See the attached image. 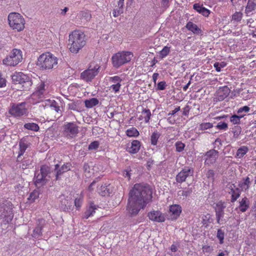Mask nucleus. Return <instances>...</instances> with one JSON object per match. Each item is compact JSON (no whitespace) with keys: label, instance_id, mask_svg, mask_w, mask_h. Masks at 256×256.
<instances>
[{"label":"nucleus","instance_id":"nucleus-19","mask_svg":"<svg viewBox=\"0 0 256 256\" xmlns=\"http://www.w3.org/2000/svg\"><path fill=\"white\" fill-rule=\"evenodd\" d=\"M98 208V206L95 205L93 202H90L88 206L86 208V210L84 212V218L87 219L89 217L92 216Z\"/></svg>","mask_w":256,"mask_h":256},{"label":"nucleus","instance_id":"nucleus-41","mask_svg":"<svg viewBox=\"0 0 256 256\" xmlns=\"http://www.w3.org/2000/svg\"><path fill=\"white\" fill-rule=\"evenodd\" d=\"M84 170L85 176L88 178H90L94 174L93 169H91L88 164H84Z\"/></svg>","mask_w":256,"mask_h":256},{"label":"nucleus","instance_id":"nucleus-8","mask_svg":"<svg viewBox=\"0 0 256 256\" xmlns=\"http://www.w3.org/2000/svg\"><path fill=\"white\" fill-rule=\"evenodd\" d=\"M78 132V126L75 122H66L63 126V134L68 138H75Z\"/></svg>","mask_w":256,"mask_h":256},{"label":"nucleus","instance_id":"nucleus-48","mask_svg":"<svg viewBox=\"0 0 256 256\" xmlns=\"http://www.w3.org/2000/svg\"><path fill=\"white\" fill-rule=\"evenodd\" d=\"M226 66V63L224 62H222L220 63L218 62H216L214 64V66L216 70L218 72H220L221 71V68H224Z\"/></svg>","mask_w":256,"mask_h":256},{"label":"nucleus","instance_id":"nucleus-43","mask_svg":"<svg viewBox=\"0 0 256 256\" xmlns=\"http://www.w3.org/2000/svg\"><path fill=\"white\" fill-rule=\"evenodd\" d=\"M226 208L225 203L222 201H219L216 204L214 207L215 212H224V209Z\"/></svg>","mask_w":256,"mask_h":256},{"label":"nucleus","instance_id":"nucleus-53","mask_svg":"<svg viewBox=\"0 0 256 256\" xmlns=\"http://www.w3.org/2000/svg\"><path fill=\"white\" fill-rule=\"evenodd\" d=\"M122 84H114L110 86V90L112 92L115 93L118 92L120 91Z\"/></svg>","mask_w":256,"mask_h":256},{"label":"nucleus","instance_id":"nucleus-54","mask_svg":"<svg viewBox=\"0 0 256 256\" xmlns=\"http://www.w3.org/2000/svg\"><path fill=\"white\" fill-rule=\"evenodd\" d=\"M31 164V161L29 159L24 158L22 160V165L20 166L22 169L24 170L28 168Z\"/></svg>","mask_w":256,"mask_h":256},{"label":"nucleus","instance_id":"nucleus-36","mask_svg":"<svg viewBox=\"0 0 256 256\" xmlns=\"http://www.w3.org/2000/svg\"><path fill=\"white\" fill-rule=\"evenodd\" d=\"M28 146L27 145L24 143L20 144V150L18 151V154L17 158L16 161L18 162H20L21 156L24 154Z\"/></svg>","mask_w":256,"mask_h":256},{"label":"nucleus","instance_id":"nucleus-10","mask_svg":"<svg viewBox=\"0 0 256 256\" xmlns=\"http://www.w3.org/2000/svg\"><path fill=\"white\" fill-rule=\"evenodd\" d=\"M8 112L14 117H20L26 115L28 113V110L26 108V102H23L16 104H13Z\"/></svg>","mask_w":256,"mask_h":256},{"label":"nucleus","instance_id":"nucleus-1","mask_svg":"<svg viewBox=\"0 0 256 256\" xmlns=\"http://www.w3.org/2000/svg\"><path fill=\"white\" fill-rule=\"evenodd\" d=\"M152 192L147 184H136L129 192L126 210L131 216L137 214L152 199Z\"/></svg>","mask_w":256,"mask_h":256},{"label":"nucleus","instance_id":"nucleus-28","mask_svg":"<svg viewBox=\"0 0 256 256\" xmlns=\"http://www.w3.org/2000/svg\"><path fill=\"white\" fill-rule=\"evenodd\" d=\"M84 194L81 192L80 195H78L74 200V206L78 210H80L81 208L83 201H84Z\"/></svg>","mask_w":256,"mask_h":256},{"label":"nucleus","instance_id":"nucleus-40","mask_svg":"<svg viewBox=\"0 0 256 256\" xmlns=\"http://www.w3.org/2000/svg\"><path fill=\"white\" fill-rule=\"evenodd\" d=\"M70 203L68 202V200L66 198L62 200L59 207L62 211H67L70 208Z\"/></svg>","mask_w":256,"mask_h":256},{"label":"nucleus","instance_id":"nucleus-58","mask_svg":"<svg viewBox=\"0 0 256 256\" xmlns=\"http://www.w3.org/2000/svg\"><path fill=\"white\" fill-rule=\"evenodd\" d=\"M250 110V107L247 106H244L239 108L238 109L237 112H238V114H239V115H240V114H242V113L243 112H244L246 113L249 112Z\"/></svg>","mask_w":256,"mask_h":256},{"label":"nucleus","instance_id":"nucleus-50","mask_svg":"<svg viewBox=\"0 0 256 256\" xmlns=\"http://www.w3.org/2000/svg\"><path fill=\"white\" fill-rule=\"evenodd\" d=\"M40 170V173L46 177L48 174L50 172V168L47 165H42Z\"/></svg>","mask_w":256,"mask_h":256},{"label":"nucleus","instance_id":"nucleus-39","mask_svg":"<svg viewBox=\"0 0 256 256\" xmlns=\"http://www.w3.org/2000/svg\"><path fill=\"white\" fill-rule=\"evenodd\" d=\"M40 192L38 190H34L30 194L28 198L30 202H34L39 196Z\"/></svg>","mask_w":256,"mask_h":256},{"label":"nucleus","instance_id":"nucleus-42","mask_svg":"<svg viewBox=\"0 0 256 256\" xmlns=\"http://www.w3.org/2000/svg\"><path fill=\"white\" fill-rule=\"evenodd\" d=\"M170 46H164L160 52V57L162 59L166 58L170 53Z\"/></svg>","mask_w":256,"mask_h":256},{"label":"nucleus","instance_id":"nucleus-12","mask_svg":"<svg viewBox=\"0 0 256 256\" xmlns=\"http://www.w3.org/2000/svg\"><path fill=\"white\" fill-rule=\"evenodd\" d=\"M148 218L154 222H163L166 220V216L160 210H152L148 214Z\"/></svg>","mask_w":256,"mask_h":256},{"label":"nucleus","instance_id":"nucleus-24","mask_svg":"<svg viewBox=\"0 0 256 256\" xmlns=\"http://www.w3.org/2000/svg\"><path fill=\"white\" fill-rule=\"evenodd\" d=\"M239 203L238 208L242 212H246L250 207V201L246 197L243 198Z\"/></svg>","mask_w":256,"mask_h":256},{"label":"nucleus","instance_id":"nucleus-47","mask_svg":"<svg viewBox=\"0 0 256 256\" xmlns=\"http://www.w3.org/2000/svg\"><path fill=\"white\" fill-rule=\"evenodd\" d=\"M45 86L46 85L44 84V82H41L38 85L36 90V92L44 96V94L46 90Z\"/></svg>","mask_w":256,"mask_h":256},{"label":"nucleus","instance_id":"nucleus-23","mask_svg":"<svg viewBox=\"0 0 256 256\" xmlns=\"http://www.w3.org/2000/svg\"><path fill=\"white\" fill-rule=\"evenodd\" d=\"M47 179L46 176L40 173L35 176L34 184L37 187H40L46 184Z\"/></svg>","mask_w":256,"mask_h":256},{"label":"nucleus","instance_id":"nucleus-44","mask_svg":"<svg viewBox=\"0 0 256 256\" xmlns=\"http://www.w3.org/2000/svg\"><path fill=\"white\" fill-rule=\"evenodd\" d=\"M243 16V14L240 12H236L232 16V20L235 22H240L241 21Z\"/></svg>","mask_w":256,"mask_h":256},{"label":"nucleus","instance_id":"nucleus-31","mask_svg":"<svg viewBox=\"0 0 256 256\" xmlns=\"http://www.w3.org/2000/svg\"><path fill=\"white\" fill-rule=\"evenodd\" d=\"M98 100L96 98H91L84 101L85 106L87 108H92L98 104Z\"/></svg>","mask_w":256,"mask_h":256},{"label":"nucleus","instance_id":"nucleus-9","mask_svg":"<svg viewBox=\"0 0 256 256\" xmlns=\"http://www.w3.org/2000/svg\"><path fill=\"white\" fill-rule=\"evenodd\" d=\"M100 68L98 64L92 63L87 70L81 73V78L86 82L91 81L98 74Z\"/></svg>","mask_w":256,"mask_h":256},{"label":"nucleus","instance_id":"nucleus-5","mask_svg":"<svg viewBox=\"0 0 256 256\" xmlns=\"http://www.w3.org/2000/svg\"><path fill=\"white\" fill-rule=\"evenodd\" d=\"M8 22L10 27L12 30L20 32L24 28L25 20L18 13H10L8 16Z\"/></svg>","mask_w":256,"mask_h":256},{"label":"nucleus","instance_id":"nucleus-61","mask_svg":"<svg viewBox=\"0 0 256 256\" xmlns=\"http://www.w3.org/2000/svg\"><path fill=\"white\" fill-rule=\"evenodd\" d=\"M202 252L204 253H210L213 249L212 247L208 245L203 246L202 247Z\"/></svg>","mask_w":256,"mask_h":256},{"label":"nucleus","instance_id":"nucleus-14","mask_svg":"<svg viewBox=\"0 0 256 256\" xmlns=\"http://www.w3.org/2000/svg\"><path fill=\"white\" fill-rule=\"evenodd\" d=\"M39 106L44 108L50 107L58 112L60 111V108L58 103L54 100H46L42 102V104H40Z\"/></svg>","mask_w":256,"mask_h":256},{"label":"nucleus","instance_id":"nucleus-11","mask_svg":"<svg viewBox=\"0 0 256 256\" xmlns=\"http://www.w3.org/2000/svg\"><path fill=\"white\" fill-rule=\"evenodd\" d=\"M194 174L192 168L185 166L176 176V180L178 183L182 184L186 181V178L189 176H192Z\"/></svg>","mask_w":256,"mask_h":256},{"label":"nucleus","instance_id":"nucleus-26","mask_svg":"<svg viewBox=\"0 0 256 256\" xmlns=\"http://www.w3.org/2000/svg\"><path fill=\"white\" fill-rule=\"evenodd\" d=\"M170 212L175 218L178 217L182 212V208L178 204H173L170 206Z\"/></svg>","mask_w":256,"mask_h":256},{"label":"nucleus","instance_id":"nucleus-57","mask_svg":"<svg viewBox=\"0 0 256 256\" xmlns=\"http://www.w3.org/2000/svg\"><path fill=\"white\" fill-rule=\"evenodd\" d=\"M109 80L110 82L114 84H121L122 82V79L118 76L110 77Z\"/></svg>","mask_w":256,"mask_h":256},{"label":"nucleus","instance_id":"nucleus-64","mask_svg":"<svg viewBox=\"0 0 256 256\" xmlns=\"http://www.w3.org/2000/svg\"><path fill=\"white\" fill-rule=\"evenodd\" d=\"M6 86V80L2 78L0 73V88H3Z\"/></svg>","mask_w":256,"mask_h":256},{"label":"nucleus","instance_id":"nucleus-45","mask_svg":"<svg viewBox=\"0 0 256 256\" xmlns=\"http://www.w3.org/2000/svg\"><path fill=\"white\" fill-rule=\"evenodd\" d=\"M224 232L222 229L220 228L218 230L216 238L218 239L220 244H223L224 242Z\"/></svg>","mask_w":256,"mask_h":256},{"label":"nucleus","instance_id":"nucleus-38","mask_svg":"<svg viewBox=\"0 0 256 256\" xmlns=\"http://www.w3.org/2000/svg\"><path fill=\"white\" fill-rule=\"evenodd\" d=\"M248 148L246 146H242L240 147L237 150L236 156L241 158L243 157L248 152Z\"/></svg>","mask_w":256,"mask_h":256},{"label":"nucleus","instance_id":"nucleus-32","mask_svg":"<svg viewBox=\"0 0 256 256\" xmlns=\"http://www.w3.org/2000/svg\"><path fill=\"white\" fill-rule=\"evenodd\" d=\"M245 116V114H240V115H236V114H234L232 115L230 118V122L233 124H238L240 123V119L242 118H244Z\"/></svg>","mask_w":256,"mask_h":256},{"label":"nucleus","instance_id":"nucleus-55","mask_svg":"<svg viewBox=\"0 0 256 256\" xmlns=\"http://www.w3.org/2000/svg\"><path fill=\"white\" fill-rule=\"evenodd\" d=\"M100 146V142L98 141H94L92 142L88 147L89 150H96Z\"/></svg>","mask_w":256,"mask_h":256},{"label":"nucleus","instance_id":"nucleus-4","mask_svg":"<svg viewBox=\"0 0 256 256\" xmlns=\"http://www.w3.org/2000/svg\"><path fill=\"white\" fill-rule=\"evenodd\" d=\"M133 56L134 54L132 52H119L114 54L112 58V66L114 68H118L122 66L129 62Z\"/></svg>","mask_w":256,"mask_h":256},{"label":"nucleus","instance_id":"nucleus-30","mask_svg":"<svg viewBox=\"0 0 256 256\" xmlns=\"http://www.w3.org/2000/svg\"><path fill=\"white\" fill-rule=\"evenodd\" d=\"M126 134L128 137L134 138L138 137L140 134L139 132L134 127H132L128 129L126 132Z\"/></svg>","mask_w":256,"mask_h":256},{"label":"nucleus","instance_id":"nucleus-37","mask_svg":"<svg viewBox=\"0 0 256 256\" xmlns=\"http://www.w3.org/2000/svg\"><path fill=\"white\" fill-rule=\"evenodd\" d=\"M98 192L102 196H106L110 194V190L108 188V185L104 184L102 185L100 188H98Z\"/></svg>","mask_w":256,"mask_h":256},{"label":"nucleus","instance_id":"nucleus-51","mask_svg":"<svg viewBox=\"0 0 256 256\" xmlns=\"http://www.w3.org/2000/svg\"><path fill=\"white\" fill-rule=\"evenodd\" d=\"M192 188H188L186 190H179L178 192V195L180 196L187 197L192 194Z\"/></svg>","mask_w":256,"mask_h":256},{"label":"nucleus","instance_id":"nucleus-20","mask_svg":"<svg viewBox=\"0 0 256 256\" xmlns=\"http://www.w3.org/2000/svg\"><path fill=\"white\" fill-rule=\"evenodd\" d=\"M44 96L40 94L37 92H34L32 94H31L29 101L32 104H36L38 103L42 104Z\"/></svg>","mask_w":256,"mask_h":256},{"label":"nucleus","instance_id":"nucleus-25","mask_svg":"<svg viewBox=\"0 0 256 256\" xmlns=\"http://www.w3.org/2000/svg\"><path fill=\"white\" fill-rule=\"evenodd\" d=\"M152 116L151 112L148 108H144L142 112V115L138 118V120H144L145 123H148Z\"/></svg>","mask_w":256,"mask_h":256},{"label":"nucleus","instance_id":"nucleus-7","mask_svg":"<svg viewBox=\"0 0 256 256\" xmlns=\"http://www.w3.org/2000/svg\"><path fill=\"white\" fill-rule=\"evenodd\" d=\"M12 78L14 83L22 84L24 90H28L32 84L30 76L22 72H15Z\"/></svg>","mask_w":256,"mask_h":256},{"label":"nucleus","instance_id":"nucleus-34","mask_svg":"<svg viewBox=\"0 0 256 256\" xmlns=\"http://www.w3.org/2000/svg\"><path fill=\"white\" fill-rule=\"evenodd\" d=\"M24 126L26 129L34 132H38L40 130L38 125L34 122L25 124Z\"/></svg>","mask_w":256,"mask_h":256},{"label":"nucleus","instance_id":"nucleus-17","mask_svg":"<svg viewBox=\"0 0 256 256\" xmlns=\"http://www.w3.org/2000/svg\"><path fill=\"white\" fill-rule=\"evenodd\" d=\"M230 90L227 86L220 88L216 92V96L218 100H223L230 94Z\"/></svg>","mask_w":256,"mask_h":256},{"label":"nucleus","instance_id":"nucleus-18","mask_svg":"<svg viewBox=\"0 0 256 256\" xmlns=\"http://www.w3.org/2000/svg\"><path fill=\"white\" fill-rule=\"evenodd\" d=\"M193 8L198 12L206 17H208L210 12L209 10L203 6L202 4H200L199 3L194 4L193 5Z\"/></svg>","mask_w":256,"mask_h":256},{"label":"nucleus","instance_id":"nucleus-63","mask_svg":"<svg viewBox=\"0 0 256 256\" xmlns=\"http://www.w3.org/2000/svg\"><path fill=\"white\" fill-rule=\"evenodd\" d=\"M242 131V128L240 126H235L233 128V133L234 135L238 136Z\"/></svg>","mask_w":256,"mask_h":256},{"label":"nucleus","instance_id":"nucleus-33","mask_svg":"<svg viewBox=\"0 0 256 256\" xmlns=\"http://www.w3.org/2000/svg\"><path fill=\"white\" fill-rule=\"evenodd\" d=\"M242 182L239 184L240 187L242 190H248L250 188V181L249 177L247 176L243 178Z\"/></svg>","mask_w":256,"mask_h":256},{"label":"nucleus","instance_id":"nucleus-27","mask_svg":"<svg viewBox=\"0 0 256 256\" xmlns=\"http://www.w3.org/2000/svg\"><path fill=\"white\" fill-rule=\"evenodd\" d=\"M186 28L194 34H200L201 32V30L198 27V26L191 22H188L186 25Z\"/></svg>","mask_w":256,"mask_h":256},{"label":"nucleus","instance_id":"nucleus-2","mask_svg":"<svg viewBox=\"0 0 256 256\" xmlns=\"http://www.w3.org/2000/svg\"><path fill=\"white\" fill-rule=\"evenodd\" d=\"M86 36L84 32L75 30L69 34L68 48L70 52L74 54L78 53L86 45Z\"/></svg>","mask_w":256,"mask_h":256},{"label":"nucleus","instance_id":"nucleus-15","mask_svg":"<svg viewBox=\"0 0 256 256\" xmlns=\"http://www.w3.org/2000/svg\"><path fill=\"white\" fill-rule=\"evenodd\" d=\"M71 166V164L69 162L64 164L60 168H59V165L58 164H56L54 170L56 172V180H58L60 178V176L64 173L70 170Z\"/></svg>","mask_w":256,"mask_h":256},{"label":"nucleus","instance_id":"nucleus-59","mask_svg":"<svg viewBox=\"0 0 256 256\" xmlns=\"http://www.w3.org/2000/svg\"><path fill=\"white\" fill-rule=\"evenodd\" d=\"M224 216V212H216V216L218 224H220V222Z\"/></svg>","mask_w":256,"mask_h":256},{"label":"nucleus","instance_id":"nucleus-52","mask_svg":"<svg viewBox=\"0 0 256 256\" xmlns=\"http://www.w3.org/2000/svg\"><path fill=\"white\" fill-rule=\"evenodd\" d=\"M213 127V124L210 122H204L200 125V130H204Z\"/></svg>","mask_w":256,"mask_h":256},{"label":"nucleus","instance_id":"nucleus-62","mask_svg":"<svg viewBox=\"0 0 256 256\" xmlns=\"http://www.w3.org/2000/svg\"><path fill=\"white\" fill-rule=\"evenodd\" d=\"M206 176L208 178H212V180H214V172L212 170H209L206 173Z\"/></svg>","mask_w":256,"mask_h":256},{"label":"nucleus","instance_id":"nucleus-3","mask_svg":"<svg viewBox=\"0 0 256 256\" xmlns=\"http://www.w3.org/2000/svg\"><path fill=\"white\" fill-rule=\"evenodd\" d=\"M58 58L50 52L41 54L38 58L37 65L42 70H49L56 66Z\"/></svg>","mask_w":256,"mask_h":256},{"label":"nucleus","instance_id":"nucleus-29","mask_svg":"<svg viewBox=\"0 0 256 256\" xmlns=\"http://www.w3.org/2000/svg\"><path fill=\"white\" fill-rule=\"evenodd\" d=\"M256 8V2L254 0H248L246 8V12L248 14L254 10Z\"/></svg>","mask_w":256,"mask_h":256},{"label":"nucleus","instance_id":"nucleus-16","mask_svg":"<svg viewBox=\"0 0 256 256\" xmlns=\"http://www.w3.org/2000/svg\"><path fill=\"white\" fill-rule=\"evenodd\" d=\"M140 146V142L138 140H133L131 142L130 146H128L126 150L130 154H136L139 152Z\"/></svg>","mask_w":256,"mask_h":256},{"label":"nucleus","instance_id":"nucleus-13","mask_svg":"<svg viewBox=\"0 0 256 256\" xmlns=\"http://www.w3.org/2000/svg\"><path fill=\"white\" fill-rule=\"evenodd\" d=\"M218 152L214 150H210L205 154V164L210 165L214 164L218 158Z\"/></svg>","mask_w":256,"mask_h":256},{"label":"nucleus","instance_id":"nucleus-49","mask_svg":"<svg viewBox=\"0 0 256 256\" xmlns=\"http://www.w3.org/2000/svg\"><path fill=\"white\" fill-rule=\"evenodd\" d=\"M176 151L178 152H182L184 150L185 144L180 141H178L175 144Z\"/></svg>","mask_w":256,"mask_h":256},{"label":"nucleus","instance_id":"nucleus-60","mask_svg":"<svg viewBox=\"0 0 256 256\" xmlns=\"http://www.w3.org/2000/svg\"><path fill=\"white\" fill-rule=\"evenodd\" d=\"M166 82L162 81V82H159L156 88L158 90H164L166 88Z\"/></svg>","mask_w":256,"mask_h":256},{"label":"nucleus","instance_id":"nucleus-56","mask_svg":"<svg viewBox=\"0 0 256 256\" xmlns=\"http://www.w3.org/2000/svg\"><path fill=\"white\" fill-rule=\"evenodd\" d=\"M216 128L220 130H226L228 128V126L226 122H220L216 126Z\"/></svg>","mask_w":256,"mask_h":256},{"label":"nucleus","instance_id":"nucleus-22","mask_svg":"<svg viewBox=\"0 0 256 256\" xmlns=\"http://www.w3.org/2000/svg\"><path fill=\"white\" fill-rule=\"evenodd\" d=\"M231 202H234L240 197V190L238 188H235L234 184L230 186Z\"/></svg>","mask_w":256,"mask_h":256},{"label":"nucleus","instance_id":"nucleus-46","mask_svg":"<svg viewBox=\"0 0 256 256\" xmlns=\"http://www.w3.org/2000/svg\"><path fill=\"white\" fill-rule=\"evenodd\" d=\"M42 226L36 227L33 231L32 236L36 238H38L42 234Z\"/></svg>","mask_w":256,"mask_h":256},{"label":"nucleus","instance_id":"nucleus-21","mask_svg":"<svg viewBox=\"0 0 256 256\" xmlns=\"http://www.w3.org/2000/svg\"><path fill=\"white\" fill-rule=\"evenodd\" d=\"M124 0H119L118 2V6L113 10V16L115 18L118 17L124 12Z\"/></svg>","mask_w":256,"mask_h":256},{"label":"nucleus","instance_id":"nucleus-6","mask_svg":"<svg viewBox=\"0 0 256 256\" xmlns=\"http://www.w3.org/2000/svg\"><path fill=\"white\" fill-rule=\"evenodd\" d=\"M22 60V52L17 48H14L10 54L5 58L2 62L4 64L8 66H16Z\"/></svg>","mask_w":256,"mask_h":256},{"label":"nucleus","instance_id":"nucleus-35","mask_svg":"<svg viewBox=\"0 0 256 256\" xmlns=\"http://www.w3.org/2000/svg\"><path fill=\"white\" fill-rule=\"evenodd\" d=\"M160 134L157 131L153 132L150 136V142L153 146H156Z\"/></svg>","mask_w":256,"mask_h":256}]
</instances>
